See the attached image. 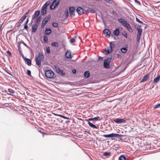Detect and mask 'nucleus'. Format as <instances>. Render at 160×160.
Returning a JSON list of instances; mask_svg holds the SVG:
<instances>
[{
	"label": "nucleus",
	"instance_id": "1",
	"mask_svg": "<svg viewBox=\"0 0 160 160\" xmlns=\"http://www.w3.org/2000/svg\"><path fill=\"white\" fill-rule=\"evenodd\" d=\"M44 57L42 52H39L38 56L35 57V60L36 64L39 67L41 66V61L44 60Z\"/></svg>",
	"mask_w": 160,
	"mask_h": 160
},
{
	"label": "nucleus",
	"instance_id": "2",
	"mask_svg": "<svg viewBox=\"0 0 160 160\" xmlns=\"http://www.w3.org/2000/svg\"><path fill=\"white\" fill-rule=\"evenodd\" d=\"M49 1L47 2L42 6L41 8V12L42 16L45 15L47 13V7L50 4Z\"/></svg>",
	"mask_w": 160,
	"mask_h": 160
},
{
	"label": "nucleus",
	"instance_id": "3",
	"mask_svg": "<svg viewBox=\"0 0 160 160\" xmlns=\"http://www.w3.org/2000/svg\"><path fill=\"white\" fill-rule=\"evenodd\" d=\"M103 136L106 138H120L122 137V135L117 133H112L109 134L103 135Z\"/></svg>",
	"mask_w": 160,
	"mask_h": 160
},
{
	"label": "nucleus",
	"instance_id": "4",
	"mask_svg": "<svg viewBox=\"0 0 160 160\" xmlns=\"http://www.w3.org/2000/svg\"><path fill=\"white\" fill-rule=\"evenodd\" d=\"M45 76L48 78H53L54 73L51 70H47L45 72Z\"/></svg>",
	"mask_w": 160,
	"mask_h": 160
},
{
	"label": "nucleus",
	"instance_id": "5",
	"mask_svg": "<svg viewBox=\"0 0 160 160\" xmlns=\"http://www.w3.org/2000/svg\"><path fill=\"white\" fill-rule=\"evenodd\" d=\"M111 59L110 58H108L105 59L104 62V67L106 68H110L109 63L111 61Z\"/></svg>",
	"mask_w": 160,
	"mask_h": 160
},
{
	"label": "nucleus",
	"instance_id": "6",
	"mask_svg": "<svg viewBox=\"0 0 160 160\" xmlns=\"http://www.w3.org/2000/svg\"><path fill=\"white\" fill-rule=\"evenodd\" d=\"M114 121L117 124H121L122 123H125L126 119V118L120 119L119 118H116L113 119Z\"/></svg>",
	"mask_w": 160,
	"mask_h": 160
},
{
	"label": "nucleus",
	"instance_id": "7",
	"mask_svg": "<svg viewBox=\"0 0 160 160\" xmlns=\"http://www.w3.org/2000/svg\"><path fill=\"white\" fill-rule=\"evenodd\" d=\"M50 16H48L45 17L43 20L42 25H41V28H43L46 25V24L48 22V21L50 20Z\"/></svg>",
	"mask_w": 160,
	"mask_h": 160
},
{
	"label": "nucleus",
	"instance_id": "8",
	"mask_svg": "<svg viewBox=\"0 0 160 160\" xmlns=\"http://www.w3.org/2000/svg\"><path fill=\"white\" fill-rule=\"evenodd\" d=\"M54 68L56 69L57 72L59 74L62 75H65V73L64 72H63V71L61 70L58 67L56 66H55Z\"/></svg>",
	"mask_w": 160,
	"mask_h": 160
},
{
	"label": "nucleus",
	"instance_id": "9",
	"mask_svg": "<svg viewBox=\"0 0 160 160\" xmlns=\"http://www.w3.org/2000/svg\"><path fill=\"white\" fill-rule=\"evenodd\" d=\"M149 77L150 75L149 73L144 76L143 78L141 80L140 82L142 83L147 81L148 79L149 78Z\"/></svg>",
	"mask_w": 160,
	"mask_h": 160
},
{
	"label": "nucleus",
	"instance_id": "10",
	"mask_svg": "<svg viewBox=\"0 0 160 160\" xmlns=\"http://www.w3.org/2000/svg\"><path fill=\"white\" fill-rule=\"evenodd\" d=\"M40 13V11L38 10L35 11L34 12V13L32 15V21L33 20H34L36 18H37Z\"/></svg>",
	"mask_w": 160,
	"mask_h": 160
},
{
	"label": "nucleus",
	"instance_id": "11",
	"mask_svg": "<svg viewBox=\"0 0 160 160\" xmlns=\"http://www.w3.org/2000/svg\"><path fill=\"white\" fill-rule=\"evenodd\" d=\"M103 34L105 35V36L108 37V38L110 37L111 32L108 29H105L104 30L103 32Z\"/></svg>",
	"mask_w": 160,
	"mask_h": 160
},
{
	"label": "nucleus",
	"instance_id": "12",
	"mask_svg": "<svg viewBox=\"0 0 160 160\" xmlns=\"http://www.w3.org/2000/svg\"><path fill=\"white\" fill-rule=\"evenodd\" d=\"M77 12L80 15L82 14L84 12V9L82 8L78 7L77 9Z\"/></svg>",
	"mask_w": 160,
	"mask_h": 160
},
{
	"label": "nucleus",
	"instance_id": "13",
	"mask_svg": "<svg viewBox=\"0 0 160 160\" xmlns=\"http://www.w3.org/2000/svg\"><path fill=\"white\" fill-rule=\"evenodd\" d=\"M38 25L34 23L33 25L32 29V32H35L36 31L38 28Z\"/></svg>",
	"mask_w": 160,
	"mask_h": 160
},
{
	"label": "nucleus",
	"instance_id": "14",
	"mask_svg": "<svg viewBox=\"0 0 160 160\" xmlns=\"http://www.w3.org/2000/svg\"><path fill=\"white\" fill-rule=\"evenodd\" d=\"M51 29L50 28H48L45 30L44 33L46 35H48L51 33Z\"/></svg>",
	"mask_w": 160,
	"mask_h": 160
},
{
	"label": "nucleus",
	"instance_id": "15",
	"mask_svg": "<svg viewBox=\"0 0 160 160\" xmlns=\"http://www.w3.org/2000/svg\"><path fill=\"white\" fill-rule=\"evenodd\" d=\"M41 18V16H38L36 18V19L35 21L34 24L38 25L40 23V20Z\"/></svg>",
	"mask_w": 160,
	"mask_h": 160
},
{
	"label": "nucleus",
	"instance_id": "16",
	"mask_svg": "<svg viewBox=\"0 0 160 160\" xmlns=\"http://www.w3.org/2000/svg\"><path fill=\"white\" fill-rule=\"evenodd\" d=\"M65 56L66 58H72L71 52H69L68 51L66 52L65 54Z\"/></svg>",
	"mask_w": 160,
	"mask_h": 160
},
{
	"label": "nucleus",
	"instance_id": "17",
	"mask_svg": "<svg viewBox=\"0 0 160 160\" xmlns=\"http://www.w3.org/2000/svg\"><path fill=\"white\" fill-rule=\"evenodd\" d=\"M26 63L29 66H30L31 65V61L29 59L27 58H24Z\"/></svg>",
	"mask_w": 160,
	"mask_h": 160
},
{
	"label": "nucleus",
	"instance_id": "18",
	"mask_svg": "<svg viewBox=\"0 0 160 160\" xmlns=\"http://www.w3.org/2000/svg\"><path fill=\"white\" fill-rule=\"evenodd\" d=\"M140 27V26H139V27ZM137 29L138 30V33L137 35L141 36V35L142 32V29L140 28H139L138 27H137Z\"/></svg>",
	"mask_w": 160,
	"mask_h": 160
},
{
	"label": "nucleus",
	"instance_id": "19",
	"mask_svg": "<svg viewBox=\"0 0 160 160\" xmlns=\"http://www.w3.org/2000/svg\"><path fill=\"white\" fill-rule=\"evenodd\" d=\"M70 14L71 15L74 14L75 9L74 8L70 7L69 8Z\"/></svg>",
	"mask_w": 160,
	"mask_h": 160
},
{
	"label": "nucleus",
	"instance_id": "20",
	"mask_svg": "<svg viewBox=\"0 0 160 160\" xmlns=\"http://www.w3.org/2000/svg\"><path fill=\"white\" fill-rule=\"evenodd\" d=\"M120 33L119 29L117 28L115 29L113 32L115 36H118Z\"/></svg>",
	"mask_w": 160,
	"mask_h": 160
},
{
	"label": "nucleus",
	"instance_id": "21",
	"mask_svg": "<svg viewBox=\"0 0 160 160\" xmlns=\"http://www.w3.org/2000/svg\"><path fill=\"white\" fill-rule=\"evenodd\" d=\"M160 75H158L156 78H155L153 80V82L154 83H156L158 82L160 79Z\"/></svg>",
	"mask_w": 160,
	"mask_h": 160
},
{
	"label": "nucleus",
	"instance_id": "22",
	"mask_svg": "<svg viewBox=\"0 0 160 160\" xmlns=\"http://www.w3.org/2000/svg\"><path fill=\"white\" fill-rule=\"evenodd\" d=\"M60 1V0H54L52 2L53 4H54L55 6L57 7L59 4Z\"/></svg>",
	"mask_w": 160,
	"mask_h": 160
},
{
	"label": "nucleus",
	"instance_id": "23",
	"mask_svg": "<svg viewBox=\"0 0 160 160\" xmlns=\"http://www.w3.org/2000/svg\"><path fill=\"white\" fill-rule=\"evenodd\" d=\"M8 91H7V92H8L9 93H7V94L9 95H11L12 94H13L14 93V91L10 88L8 89Z\"/></svg>",
	"mask_w": 160,
	"mask_h": 160
},
{
	"label": "nucleus",
	"instance_id": "24",
	"mask_svg": "<svg viewBox=\"0 0 160 160\" xmlns=\"http://www.w3.org/2000/svg\"><path fill=\"white\" fill-rule=\"evenodd\" d=\"M90 73L89 71H86L84 73V77L86 78H88L89 77Z\"/></svg>",
	"mask_w": 160,
	"mask_h": 160
},
{
	"label": "nucleus",
	"instance_id": "25",
	"mask_svg": "<svg viewBox=\"0 0 160 160\" xmlns=\"http://www.w3.org/2000/svg\"><path fill=\"white\" fill-rule=\"evenodd\" d=\"M89 125L92 128H97V127L94 124H92V123L91 122H88Z\"/></svg>",
	"mask_w": 160,
	"mask_h": 160
},
{
	"label": "nucleus",
	"instance_id": "26",
	"mask_svg": "<svg viewBox=\"0 0 160 160\" xmlns=\"http://www.w3.org/2000/svg\"><path fill=\"white\" fill-rule=\"evenodd\" d=\"M112 51V49H111L110 48L109 49H106L105 51L107 54H108Z\"/></svg>",
	"mask_w": 160,
	"mask_h": 160
},
{
	"label": "nucleus",
	"instance_id": "27",
	"mask_svg": "<svg viewBox=\"0 0 160 160\" xmlns=\"http://www.w3.org/2000/svg\"><path fill=\"white\" fill-rule=\"evenodd\" d=\"M122 25L126 28L127 27H128V26H129V24L125 21L124 22L122 23Z\"/></svg>",
	"mask_w": 160,
	"mask_h": 160
},
{
	"label": "nucleus",
	"instance_id": "28",
	"mask_svg": "<svg viewBox=\"0 0 160 160\" xmlns=\"http://www.w3.org/2000/svg\"><path fill=\"white\" fill-rule=\"evenodd\" d=\"M121 51L122 53L126 52L128 50L127 49L125 48H122L121 49Z\"/></svg>",
	"mask_w": 160,
	"mask_h": 160
},
{
	"label": "nucleus",
	"instance_id": "29",
	"mask_svg": "<svg viewBox=\"0 0 160 160\" xmlns=\"http://www.w3.org/2000/svg\"><path fill=\"white\" fill-rule=\"evenodd\" d=\"M127 29L130 32H132L133 30L131 27L130 26V25H129V26H128V27H127Z\"/></svg>",
	"mask_w": 160,
	"mask_h": 160
},
{
	"label": "nucleus",
	"instance_id": "30",
	"mask_svg": "<svg viewBox=\"0 0 160 160\" xmlns=\"http://www.w3.org/2000/svg\"><path fill=\"white\" fill-rule=\"evenodd\" d=\"M119 160H126V158L124 155H122L119 157Z\"/></svg>",
	"mask_w": 160,
	"mask_h": 160
},
{
	"label": "nucleus",
	"instance_id": "31",
	"mask_svg": "<svg viewBox=\"0 0 160 160\" xmlns=\"http://www.w3.org/2000/svg\"><path fill=\"white\" fill-rule=\"evenodd\" d=\"M43 41L45 43H47L48 41V38L47 37L44 36L43 38Z\"/></svg>",
	"mask_w": 160,
	"mask_h": 160
},
{
	"label": "nucleus",
	"instance_id": "32",
	"mask_svg": "<svg viewBox=\"0 0 160 160\" xmlns=\"http://www.w3.org/2000/svg\"><path fill=\"white\" fill-rule=\"evenodd\" d=\"M52 45L55 47H57L58 46V42H55L52 43Z\"/></svg>",
	"mask_w": 160,
	"mask_h": 160
},
{
	"label": "nucleus",
	"instance_id": "33",
	"mask_svg": "<svg viewBox=\"0 0 160 160\" xmlns=\"http://www.w3.org/2000/svg\"><path fill=\"white\" fill-rule=\"evenodd\" d=\"M111 154V153L110 152H104L103 153V155L105 156H108Z\"/></svg>",
	"mask_w": 160,
	"mask_h": 160
},
{
	"label": "nucleus",
	"instance_id": "34",
	"mask_svg": "<svg viewBox=\"0 0 160 160\" xmlns=\"http://www.w3.org/2000/svg\"><path fill=\"white\" fill-rule=\"evenodd\" d=\"M115 46V45L113 43V42H110V48H111V49H112V48H113Z\"/></svg>",
	"mask_w": 160,
	"mask_h": 160
},
{
	"label": "nucleus",
	"instance_id": "35",
	"mask_svg": "<svg viewBox=\"0 0 160 160\" xmlns=\"http://www.w3.org/2000/svg\"><path fill=\"white\" fill-rule=\"evenodd\" d=\"M55 7H56L55 6L54 4H53V3H52V4L50 5V9L53 10L55 8Z\"/></svg>",
	"mask_w": 160,
	"mask_h": 160
},
{
	"label": "nucleus",
	"instance_id": "36",
	"mask_svg": "<svg viewBox=\"0 0 160 160\" xmlns=\"http://www.w3.org/2000/svg\"><path fill=\"white\" fill-rule=\"evenodd\" d=\"M118 21L119 22L121 23L122 24L125 21L122 18H120L118 19Z\"/></svg>",
	"mask_w": 160,
	"mask_h": 160
},
{
	"label": "nucleus",
	"instance_id": "37",
	"mask_svg": "<svg viewBox=\"0 0 160 160\" xmlns=\"http://www.w3.org/2000/svg\"><path fill=\"white\" fill-rule=\"evenodd\" d=\"M52 26L55 28H57L58 27V24L56 22H53L52 23Z\"/></svg>",
	"mask_w": 160,
	"mask_h": 160
},
{
	"label": "nucleus",
	"instance_id": "38",
	"mask_svg": "<svg viewBox=\"0 0 160 160\" xmlns=\"http://www.w3.org/2000/svg\"><path fill=\"white\" fill-rule=\"evenodd\" d=\"M46 50L47 53H50L51 52L50 48L48 46L46 48Z\"/></svg>",
	"mask_w": 160,
	"mask_h": 160
},
{
	"label": "nucleus",
	"instance_id": "39",
	"mask_svg": "<svg viewBox=\"0 0 160 160\" xmlns=\"http://www.w3.org/2000/svg\"><path fill=\"white\" fill-rule=\"evenodd\" d=\"M70 42L71 43H72L75 42V40L74 38H72L70 39Z\"/></svg>",
	"mask_w": 160,
	"mask_h": 160
},
{
	"label": "nucleus",
	"instance_id": "40",
	"mask_svg": "<svg viewBox=\"0 0 160 160\" xmlns=\"http://www.w3.org/2000/svg\"><path fill=\"white\" fill-rule=\"evenodd\" d=\"M59 116L64 118V119H69V118L67 117H66L64 116H63L62 115H59Z\"/></svg>",
	"mask_w": 160,
	"mask_h": 160
},
{
	"label": "nucleus",
	"instance_id": "41",
	"mask_svg": "<svg viewBox=\"0 0 160 160\" xmlns=\"http://www.w3.org/2000/svg\"><path fill=\"white\" fill-rule=\"evenodd\" d=\"M99 118V117H96L94 118H93V121H98V119Z\"/></svg>",
	"mask_w": 160,
	"mask_h": 160
},
{
	"label": "nucleus",
	"instance_id": "42",
	"mask_svg": "<svg viewBox=\"0 0 160 160\" xmlns=\"http://www.w3.org/2000/svg\"><path fill=\"white\" fill-rule=\"evenodd\" d=\"M154 108H160V104H158L154 106Z\"/></svg>",
	"mask_w": 160,
	"mask_h": 160
},
{
	"label": "nucleus",
	"instance_id": "43",
	"mask_svg": "<svg viewBox=\"0 0 160 160\" xmlns=\"http://www.w3.org/2000/svg\"><path fill=\"white\" fill-rule=\"evenodd\" d=\"M6 53H7L8 55H9V57H12V54H11V53L9 51H8L7 52H6Z\"/></svg>",
	"mask_w": 160,
	"mask_h": 160
},
{
	"label": "nucleus",
	"instance_id": "44",
	"mask_svg": "<svg viewBox=\"0 0 160 160\" xmlns=\"http://www.w3.org/2000/svg\"><path fill=\"white\" fill-rule=\"evenodd\" d=\"M136 20L137 22H139L140 23H141V24H142L143 23V22H142V21H140L139 19H138V18H136Z\"/></svg>",
	"mask_w": 160,
	"mask_h": 160
},
{
	"label": "nucleus",
	"instance_id": "45",
	"mask_svg": "<svg viewBox=\"0 0 160 160\" xmlns=\"http://www.w3.org/2000/svg\"><path fill=\"white\" fill-rule=\"evenodd\" d=\"M141 36L137 35V42H139L140 40Z\"/></svg>",
	"mask_w": 160,
	"mask_h": 160
},
{
	"label": "nucleus",
	"instance_id": "46",
	"mask_svg": "<svg viewBox=\"0 0 160 160\" xmlns=\"http://www.w3.org/2000/svg\"><path fill=\"white\" fill-rule=\"evenodd\" d=\"M24 28L27 30H28V26L27 25L24 24Z\"/></svg>",
	"mask_w": 160,
	"mask_h": 160
},
{
	"label": "nucleus",
	"instance_id": "47",
	"mask_svg": "<svg viewBox=\"0 0 160 160\" xmlns=\"http://www.w3.org/2000/svg\"><path fill=\"white\" fill-rule=\"evenodd\" d=\"M29 21V18H28L25 21V22H24V24L27 25V23H28Z\"/></svg>",
	"mask_w": 160,
	"mask_h": 160
},
{
	"label": "nucleus",
	"instance_id": "48",
	"mask_svg": "<svg viewBox=\"0 0 160 160\" xmlns=\"http://www.w3.org/2000/svg\"><path fill=\"white\" fill-rule=\"evenodd\" d=\"M27 74L29 76H30L31 75V72L30 70H27Z\"/></svg>",
	"mask_w": 160,
	"mask_h": 160
},
{
	"label": "nucleus",
	"instance_id": "49",
	"mask_svg": "<svg viewBox=\"0 0 160 160\" xmlns=\"http://www.w3.org/2000/svg\"><path fill=\"white\" fill-rule=\"evenodd\" d=\"M30 10H28V11L25 13H24V14L23 15V16H25V17L26 18L27 17V14H28V13H29V12L30 11Z\"/></svg>",
	"mask_w": 160,
	"mask_h": 160
},
{
	"label": "nucleus",
	"instance_id": "50",
	"mask_svg": "<svg viewBox=\"0 0 160 160\" xmlns=\"http://www.w3.org/2000/svg\"><path fill=\"white\" fill-rule=\"evenodd\" d=\"M26 17H25V16H23V15L22 17L21 18V19L22 20V21H24V20L26 18Z\"/></svg>",
	"mask_w": 160,
	"mask_h": 160
},
{
	"label": "nucleus",
	"instance_id": "51",
	"mask_svg": "<svg viewBox=\"0 0 160 160\" xmlns=\"http://www.w3.org/2000/svg\"><path fill=\"white\" fill-rule=\"evenodd\" d=\"M86 121L88 122H89L90 121H93V118H90L86 120Z\"/></svg>",
	"mask_w": 160,
	"mask_h": 160
},
{
	"label": "nucleus",
	"instance_id": "52",
	"mask_svg": "<svg viewBox=\"0 0 160 160\" xmlns=\"http://www.w3.org/2000/svg\"><path fill=\"white\" fill-rule=\"evenodd\" d=\"M90 12L92 13H94L95 12V10L92 9L90 10Z\"/></svg>",
	"mask_w": 160,
	"mask_h": 160
},
{
	"label": "nucleus",
	"instance_id": "53",
	"mask_svg": "<svg viewBox=\"0 0 160 160\" xmlns=\"http://www.w3.org/2000/svg\"><path fill=\"white\" fill-rule=\"evenodd\" d=\"M134 1L137 4L139 5H140L141 4L140 2L139 1H138L137 0H134Z\"/></svg>",
	"mask_w": 160,
	"mask_h": 160
},
{
	"label": "nucleus",
	"instance_id": "54",
	"mask_svg": "<svg viewBox=\"0 0 160 160\" xmlns=\"http://www.w3.org/2000/svg\"><path fill=\"white\" fill-rule=\"evenodd\" d=\"M102 58L101 57H99L98 58V60L99 61L102 60Z\"/></svg>",
	"mask_w": 160,
	"mask_h": 160
},
{
	"label": "nucleus",
	"instance_id": "55",
	"mask_svg": "<svg viewBox=\"0 0 160 160\" xmlns=\"http://www.w3.org/2000/svg\"><path fill=\"white\" fill-rule=\"evenodd\" d=\"M23 22V21H22V20L21 19H20L18 22H19V23H22Z\"/></svg>",
	"mask_w": 160,
	"mask_h": 160
},
{
	"label": "nucleus",
	"instance_id": "56",
	"mask_svg": "<svg viewBox=\"0 0 160 160\" xmlns=\"http://www.w3.org/2000/svg\"><path fill=\"white\" fill-rule=\"evenodd\" d=\"M76 70L75 69H73L72 70V72L73 73H76Z\"/></svg>",
	"mask_w": 160,
	"mask_h": 160
},
{
	"label": "nucleus",
	"instance_id": "57",
	"mask_svg": "<svg viewBox=\"0 0 160 160\" xmlns=\"http://www.w3.org/2000/svg\"><path fill=\"white\" fill-rule=\"evenodd\" d=\"M115 147L116 148H118L119 147V145L118 144H116L115 145Z\"/></svg>",
	"mask_w": 160,
	"mask_h": 160
},
{
	"label": "nucleus",
	"instance_id": "58",
	"mask_svg": "<svg viewBox=\"0 0 160 160\" xmlns=\"http://www.w3.org/2000/svg\"><path fill=\"white\" fill-rule=\"evenodd\" d=\"M21 23H19V22H18V25H17V26L18 27H20V26H21Z\"/></svg>",
	"mask_w": 160,
	"mask_h": 160
},
{
	"label": "nucleus",
	"instance_id": "59",
	"mask_svg": "<svg viewBox=\"0 0 160 160\" xmlns=\"http://www.w3.org/2000/svg\"><path fill=\"white\" fill-rule=\"evenodd\" d=\"M123 35L126 38L127 37V33H125Z\"/></svg>",
	"mask_w": 160,
	"mask_h": 160
},
{
	"label": "nucleus",
	"instance_id": "60",
	"mask_svg": "<svg viewBox=\"0 0 160 160\" xmlns=\"http://www.w3.org/2000/svg\"><path fill=\"white\" fill-rule=\"evenodd\" d=\"M52 114L54 115H56V116H59V115H60V114H55L54 113H53Z\"/></svg>",
	"mask_w": 160,
	"mask_h": 160
},
{
	"label": "nucleus",
	"instance_id": "61",
	"mask_svg": "<svg viewBox=\"0 0 160 160\" xmlns=\"http://www.w3.org/2000/svg\"><path fill=\"white\" fill-rule=\"evenodd\" d=\"M7 72V73L8 74H9V75H10L11 76H13L12 74H11L10 73H9V72Z\"/></svg>",
	"mask_w": 160,
	"mask_h": 160
},
{
	"label": "nucleus",
	"instance_id": "62",
	"mask_svg": "<svg viewBox=\"0 0 160 160\" xmlns=\"http://www.w3.org/2000/svg\"><path fill=\"white\" fill-rule=\"evenodd\" d=\"M105 0L108 2H109L110 1V0Z\"/></svg>",
	"mask_w": 160,
	"mask_h": 160
},
{
	"label": "nucleus",
	"instance_id": "63",
	"mask_svg": "<svg viewBox=\"0 0 160 160\" xmlns=\"http://www.w3.org/2000/svg\"><path fill=\"white\" fill-rule=\"evenodd\" d=\"M67 14L68 15V10L66 12V15H67Z\"/></svg>",
	"mask_w": 160,
	"mask_h": 160
},
{
	"label": "nucleus",
	"instance_id": "64",
	"mask_svg": "<svg viewBox=\"0 0 160 160\" xmlns=\"http://www.w3.org/2000/svg\"><path fill=\"white\" fill-rule=\"evenodd\" d=\"M70 122V121H66V122Z\"/></svg>",
	"mask_w": 160,
	"mask_h": 160
}]
</instances>
